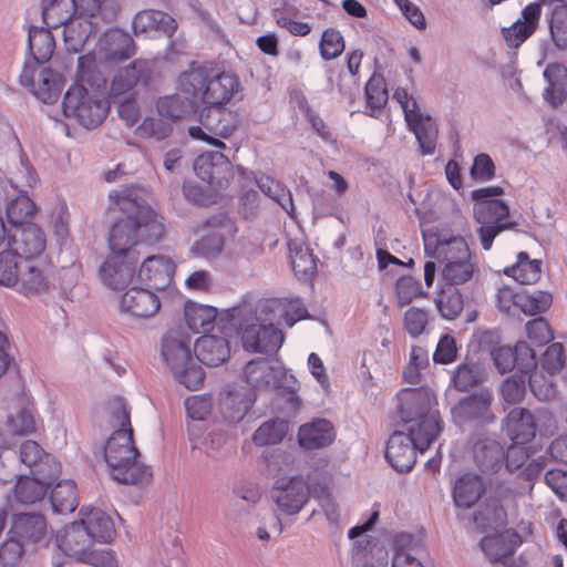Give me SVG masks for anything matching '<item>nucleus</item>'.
<instances>
[{"label":"nucleus","mask_w":567,"mask_h":567,"mask_svg":"<svg viewBox=\"0 0 567 567\" xmlns=\"http://www.w3.org/2000/svg\"><path fill=\"white\" fill-rule=\"evenodd\" d=\"M474 216L481 225L477 233L484 250L492 248L493 241L498 234L517 226L516 221L508 220L509 208L499 199L476 203Z\"/></svg>","instance_id":"nucleus-9"},{"label":"nucleus","mask_w":567,"mask_h":567,"mask_svg":"<svg viewBox=\"0 0 567 567\" xmlns=\"http://www.w3.org/2000/svg\"><path fill=\"white\" fill-rule=\"evenodd\" d=\"M76 81L64 94L62 109L66 117L75 118L85 128H95L106 117L109 107L95 94H90L84 83L97 84L102 79L96 71V59L92 54L82 55L78 60Z\"/></svg>","instance_id":"nucleus-5"},{"label":"nucleus","mask_w":567,"mask_h":567,"mask_svg":"<svg viewBox=\"0 0 567 567\" xmlns=\"http://www.w3.org/2000/svg\"><path fill=\"white\" fill-rule=\"evenodd\" d=\"M110 415L112 425L118 426L104 446V458L112 477L123 484H148L153 473L148 466L136 463L138 451L135 446L131 411L126 402L120 398L111 401Z\"/></svg>","instance_id":"nucleus-3"},{"label":"nucleus","mask_w":567,"mask_h":567,"mask_svg":"<svg viewBox=\"0 0 567 567\" xmlns=\"http://www.w3.org/2000/svg\"><path fill=\"white\" fill-rule=\"evenodd\" d=\"M151 79L152 69L148 61L134 60L116 72L111 84V94L113 96L125 94L138 84H148Z\"/></svg>","instance_id":"nucleus-23"},{"label":"nucleus","mask_w":567,"mask_h":567,"mask_svg":"<svg viewBox=\"0 0 567 567\" xmlns=\"http://www.w3.org/2000/svg\"><path fill=\"white\" fill-rule=\"evenodd\" d=\"M393 99L403 109L404 118L409 128L414 133L422 153L424 155L433 154L439 134L435 121L421 113L415 99L406 89L398 87L393 93Z\"/></svg>","instance_id":"nucleus-7"},{"label":"nucleus","mask_w":567,"mask_h":567,"mask_svg":"<svg viewBox=\"0 0 567 567\" xmlns=\"http://www.w3.org/2000/svg\"><path fill=\"white\" fill-rule=\"evenodd\" d=\"M245 349L251 352L274 353L284 343V332L275 324L249 326L241 336Z\"/></svg>","instance_id":"nucleus-18"},{"label":"nucleus","mask_w":567,"mask_h":567,"mask_svg":"<svg viewBox=\"0 0 567 567\" xmlns=\"http://www.w3.org/2000/svg\"><path fill=\"white\" fill-rule=\"evenodd\" d=\"M151 288L131 287L120 299V309L138 318H150L158 312L161 301Z\"/></svg>","instance_id":"nucleus-20"},{"label":"nucleus","mask_w":567,"mask_h":567,"mask_svg":"<svg viewBox=\"0 0 567 567\" xmlns=\"http://www.w3.org/2000/svg\"><path fill=\"white\" fill-rule=\"evenodd\" d=\"M209 74L206 68L199 66L184 72L179 76V87L183 92L190 95H200L208 83Z\"/></svg>","instance_id":"nucleus-53"},{"label":"nucleus","mask_w":567,"mask_h":567,"mask_svg":"<svg viewBox=\"0 0 567 567\" xmlns=\"http://www.w3.org/2000/svg\"><path fill=\"white\" fill-rule=\"evenodd\" d=\"M33 476L19 477L14 486L16 499L22 504L42 501L60 474V465L53 463L50 470H32Z\"/></svg>","instance_id":"nucleus-14"},{"label":"nucleus","mask_w":567,"mask_h":567,"mask_svg":"<svg viewBox=\"0 0 567 567\" xmlns=\"http://www.w3.org/2000/svg\"><path fill=\"white\" fill-rule=\"evenodd\" d=\"M487 379L484 362L473 355H466L451 372L450 386L457 392H468Z\"/></svg>","instance_id":"nucleus-19"},{"label":"nucleus","mask_w":567,"mask_h":567,"mask_svg":"<svg viewBox=\"0 0 567 567\" xmlns=\"http://www.w3.org/2000/svg\"><path fill=\"white\" fill-rule=\"evenodd\" d=\"M532 489V485H525L517 481L497 483L485 503L488 518L498 525H504L509 515L517 517L520 501Z\"/></svg>","instance_id":"nucleus-8"},{"label":"nucleus","mask_w":567,"mask_h":567,"mask_svg":"<svg viewBox=\"0 0 567 567\" xmlns=\"http://www.w3.org/2000/svg\"><path fill=\"white\" fill-rule=\"evenodd\" d=\"M20 83L44 103L55 101L64 86L63 78L49 68L41 71L38 65L27 62L20 74Z\"/></svg>","instance_id":"nucleus-12"},{"label":"nucleus","mask_w":567,"mask_h":567,"mask_svg":"<svg viewBox=\"0 0 567 567\" xmlns=\"http://www.w3.org/2000/svg\"><path fill=\"white\" fill-rule=\"evenodd\" d=\"M549 34L557 49H567V6H557L546 17Z\"/></svg>","instance_id":"nucleus-47"},{"label":"nucleus","mask_w":567,"mask_h":567,"mask_svg":"<svg viewBox=\"0 0 567 567\" xmlns=\"http://www.w3.org/2000/svg\"><path fill=\"white\" fill-rule=\"evenodd\" d=\"M517 543H512L508 535L497 534L486 536L481 540V548L492 561H502L509 559L515 551Z\"/></svg>","instance_id":"nucleus-44"},{"label":"nucleus","mask_w":567,"mask_h":567,"mask_svg":"<svg viewBox=\"0 0 567 567\" xmlns=\"http://www.w3.org/2000/svg\"><path fill=\"white\" fill-rule=\"evenodd\" d=\"M75 13L96 23L112 21L120 9L118 0H73Z\"/></svg>","instance_id":"nucleus-34"},{"label":"nucleus","mask_w":567,"mask_h":567,"mask_svg":"<svg viewBox=\"0 0 567 567\" xmlns=\"http://www.w3.org/2000/svg\"><path fill=\"white\" fill-rule=\"evenodd\" d=\"M9 250L23 262L40 260L44 252L47 239L42 229L33 224L27 223L11 227L8 237Z\"/></svg>","instance_id":"nucleus-11"},{"label":"nucleus","mask_w":567,"mask_h":567,"mask_svg":"<svg viewBox=\"0 0 567 567\" xmlns=\"http://www.w3.org/2000/svg\"><path fill=\"white\" fill-rule=\"evenodd\" d=\"M19 280L21 290L25 296L48 291L50 279L47 264L42 260L23 262Z\"/></svg>","instance_id":"nucleus-32"},{"label":"nucleus","mask_w":567,"mask_h":567,"mask_svg":"<svg viewBox=\"0 0 567 567\" xmlns=\"http://www.w3.org/2000/svg\"><path fill=\"white\" fill-rule=\"evenodd\" d=\"M494 394L489 388H480L462 398L452 409V413L461 421H476L482 424L493 423L492 412Z\"/></svg>","instance_id":"nucleus-15"},{"label":"nucleus","mask_w":567,"mask_h":567,"mask_svg":"<svg viewBox=\"0 0 567 567\" xmlns=\"http://www.w3.org/2000/svg\"><path fill=\"white\" fill-rule=\"evenodd\" d=\"M525 378L523 375L507 378L501 386L502 398L508 404L520 402L525 396Z\"/></svg>","instance_id":"nucleus-64"},{"label":"nucleus","mask_w":567,"mask_h":567,"mask_svg":"<svg viewBox=\"0 0 567 567\" xmlns=\"http://www.w3.org/2000/svg\"><path fill=\"white\" fill-rule=\"evenodd\" d=\"M52 508L58 514H69L78 507V489L72 481H63L51 492Z\"/></svg>","instance_id":"nucleus-43"},{"label":"nucleus","mask_w":567,"mask_h":567,"mask_svg":"<svg viewBox=\"0 0 567 567\" xmlns=\"http://www.w3.org/2000/svg\"><path fill=\"white\" fill-rule=\"evenodd\" d=\"M525 329L529 341L535 346L543 347L554 339L549 323L542 317L529 320Z\"/></svg>","instance_id":"nucleus-60"},{"label":"nucleus","mask_w":567,"mask_h":567,"mask_svg":"<svg viewBox=\"0 0 567 567\" xmlns=\"http://www.w3.org/2000/svg\"><path fill=\"white\" fill-rule=\"evenodd\" d=\"M288 249L291 267L296 276L299 278H306L316 271V258L303 241L290 239L288 241Z\"/></svg>","instance_id":"nucleus-39"},{"label":"nucleus","mask_w":567,"mask_h":567,"mask_svg":"<svg viewBox=\"0 0 567 567\" xmlns=\"http://www.w3.org/2000/svg\"><path fill=\"white\" fill-rule=\"evenodd\" d=\"M103 59L107 62H120L135 54L133 39L120 29L107 30L99 42Z\"/></svg>","instance_id":"nucleus-25"},{"label":"nucleus","mask_w":567,"mask_h":567,"mask_svg":"<svg viewBox=\"0 0 567 567\" xmlns=\"http://www.w3.org/2000/svg\"><path fill=\"white\" fill-rule=\"evenodd\" d=\"M9 534L22 544H38L47 538L48 524L41 514L19 513L12 518Z\"/></svg>","instance_id":"nucleus-21"},{"label":"nucleus","mask_w":567,"mask_h":567,"mask_svg":"<svg viewBox=\"0 0 567 567\" xmlns=\"http://www.w3.org/2000/svg\"><path fill=\"white\" fill-rule=\"evenodd\" d=\"M175 274V264L169 257L151 256L141 265L137 280L148 288L164 290L172 282Z\"/></svg>","instance_id":"nucleus-16"},{"label":"nucleus","mask_w":567,"mask_h":567,"mask_svg":"<svg viewBox=\"0 0 567 567\" xmlns=\"http://www.w3.org/2000/svg\"><path fill=\"white\" fill-rule=\"evenodd\" d=\"M133 29L136 34L163 32L168 37L177 29V23L169 14L159 10H143L135 14Z\"/></svg>","instance_id":"nucleus-31"},{"label":"nucleus","mask_w":567,"mask_h":567,"mask_svg":"<svg viewBox=\"0 0 567 567\" xmlns=\"http://www.w3.org/2000/svg\"><path fill=\"white\" fill-rule=\"evenodd\" d=\"M544 78L548 83L545 100L553 106L561 104L567 96V69L559 63H550L544 70Z\"/></svg>","instance_id":"nucleus-35"},{"label":"nucleus","mask_w":567,"mask_h":567,"mask_svg":"<svg viewBox=\"0 0 567 567\" xmlns=\"http://www.w3.org/2000/svg\"><path fill=\"white\" fill-rule=\"evenodd\" d=\"M75 14L73 0H43L42 18L49 29L65 24Z\"/></svg>","instance_id":"nucleus-42"},{"label":"nucleus","mask_w":567,"mask_h":567,"mask_svg":"<svg viewBox=\"0 0 567 567\" xmlns=\"http://www.w3.org/2000/svg\"><path fill=\"white\" fill-rule=\"evenodd\" d=\"M485 492L483 478L477 474L466 473L458 477L453 487V499L457 507H472Z\"/></svg>","instance_id":"nucleus-33"},{"label":"nucleus","mask_w":567,"mask_h":567,"mask_svg":"<svg viewBox=\"0 0 567 567\" xmlns=\"http://www.w3.org/2000/svg\"><path fill=\"white\" fill-rule=\"evenodd\" d=\"M20 461L30 468L50 470L53 463H56L53 457L44 452L35 441L28 440L20 446Z\"/></svg>","instance_id":"nucleus-49"},{"label":"nucleus","mask_w":567,"mask_h":567,"mask_svg":"<svg viewBox=\"0 0 567 567\" xmlns=\"http://www.w3.org/2000/svg\"><path fill=\"white\" fill-rule=\"evenodd\" d=\"M272 367L266 359L249 361L243 371L244 380L255 389L267 386L272 377Z\"/></svg>","instance_id":"nucleus-51"},{"label":"nucleus","mask_w":567,"mask_h":567,"mask_svg":"<svg viewBox=\"0 0 567 567\" xmlns=\"http://www.w3.org/2000/svg\"><path fill=\"white\" fill-rule=\"evenodd\" d=\"M6 427L9 435L24 436L37 431V423L30 410L21 409L17 415L9 416Z\"/></svg>","instance_id":"nucleus-56"},{"label":"nucleus","mask_w":567,"mask_h":567,"mask_svg":"<svg viewBox=\"0 0 567 567\" xmlns=\"http://www.w3.org/2000/svg\"><path fill=\"white\" fill-rule=\"evenodd\" d=\"M430 446H419L406 430L394 431L386 443L385 458L400 473L412 470L416 462V452L423 453Z\"/></svg>","instance_id":"nucleus-13"},{"label":"nucleus","mask_w":567,"mask_h":567,"mask_svg":"<svg viewBox=\"0 0 567 567\" xmlns=\"http://www.w3.org/2000/svg\"><path fill=\"white\" fill-rule=\"evenodd\" d=\"M528 383L532 393L540 401H548L556 394L553 382L538 370H534L528 374Z\"/></svg>","instance_id":"nucleus-61"},{"label":"nucleus","mask_w":567,"mask_h":567,"mask_svg":"<svg viewBox=\"0 0 567 567\" xmlns=\"http://www.w3.org/2000/svg\"><path fill=\"white\" fill-rule=\"evenodd\" d=\"M504 274L522 285H534L542 276V262L530 259L527 252H519L514 265L506 267Z\"/></svg>","instance_id":"nucleus-38"},{"label":"nucleus","mask_w":567,"mask_h":567,"mask_svg":"<svg viewBox=\"0 0 567 567\" xmlns=\"http://www.w3.org/2000/svg\"><path fill=\"white\" fill-rule=\"evenodd\" d=\"M111 209L123 214L111 228L110 255L100 268L103 282L112 289H122L133 279L137 255L133 247L141 243L153 244L165 235L164 217L158 215L145 198V192L135 186L110 194Z\"/></svg>","instance_id":"nucleus-1"},{"label":"nucleus","mask_w":567,"mask_h":567,"mask_svg":"<svg viewBox=\"0 0 567 567\" xmlns=\"http://www.w3.org/2000/svg\"><path fill=\"white\" fill-rule=\"evenodd\" d=\"M395 413L419 446H431L442 431L437 399L429 388H405L396 395Z\"/></svg>","instance_id":"nucleus-4"},{"label":"nucleus","mask_w":567,"mask_h":567,"mask_svg":"<svg viewBox=\"0 0 567 567\" xmlns=\"http://www.w3.org/2000/svg\"><path fill=\"white\" fill-rule=\"evenodd\" d=\"M471 228L466 221L457 227L442 225L423 231L424 251L440 264V282L458 287L470 282L478 272L475 254L468 238Z\"/></svg>","instance_id":"nucleus-2"},{"label":"nucleus","mask_w":567,"mask_h":567,"mask_svg":"<svg viewBox=\"0 0 567 567\" xmlns=\"http://www.w3.org/2000/svg\"><path fill=\"white\" fill-rule=\"evenodd\" d=\"M230 220L225 214H219L207 219L198 230L203 234L202 238L193 246V254L197 257L212 258L219 255L224 248V236L218 231L226 227Z\"/></svg>","instance_id":"nucleus-17"},{"label":"nucleus","mask_w":567,"mask_h":567,"mask_svg":"<svg viewBox=\"0 0 567 567\" xmlns=\"http://www.w3.org/2000/svg\"><path fill=\"white\" fill-rule=\"evenodd\" d=\"M434 301L440 315L446 320L456 319L464 308L463 293L453 286L441 284Z\"/></svg>","instance_id":"nucleus-40"},{"label":"nucleus","mask_w":567,"mask_h":567,"mask_svg":"<svg viewBox=\"0 0 567 567\" xmlns=\"http://www.w3.org/2000/svg\"><path fill=\"white\" fill-rule=\"evenodd\" d=\"M28 45L34 60L31 63L40 65L48 62L53 55L55 41L48 27H31L28 32Z\"/></svg>","instance_id":"nucleus-37"},{"label":"nucleus","mask_w":567,"mask_h":567,"mask_svg":"<svg viewBox=\"0 0 567 567\" xmlns=\"http://www.w3.org/2000/svg\"><path fill=\"white\" fill-rule=\"evenodd\" d=\"M230 168V162L221 152L209 151L200 154L194 162L195 174L209 185L219 184L223 174Z\"/></svg>","instance_id":"nucleus-29"},{"label":"nucleus","mask_w":567,"mask_h":567,"mask_svg":"<svg viewBox=\"0 0 567 567\" xmlns=\"http://www.w3.org/2000/svg\"><path fill=\"white\" fill-rule=\"evenodd\" d=\"M35 205L28 197H19L12 200L7 207V217L11 227L25 225V218L33 215Z\"/></svg>","instance_id":"nucleus-59"},{"label":"nucleus","mask_w":567,"mask_h":567,"mask_svg":"<svg viewBox=\"0 0 567 567\" xmlns=\"http://www.w3.org/2000/svg\"><path fill=\"white\" fill-rule=\"evenodd\" d=\"M342 34L336 29H327L321 35L319 43L320 54L323 60L329 61L338 58L344 51Z\"/></svg>","instance_id":"nucleus-58"},{"label":"nucleus","mask_w":567,"mask_h":567,"mask_svg":"<svg viewBox=\"0 0 567 567\" xmlns=\"http://www.w3.org/2000/svg\"><path fill=\"white\" fill-rule=\"evenodd\" d=\"M430 313L420 307H410L403 315V328L411 338L420 337L427 328Z\"/></svg>","instance_id":"nucleus-55"},{"label":"nucleus","mask_w":567,"mask_h":567,"mask_svg":"<svg viewBox=\"0 0 567 567\" xmlns=\"http://www.w3.org/2000/svg\"><path fill=\"white\" fill-rule=\"evenodd\" d=\"M63 27L66 49L72 52H78L95 31L97 24L75 13Z\"/></svg>","instance_id":"nucleus-36"},{"label":"nucleus","mask_w":567,"mask_h":567,"mask_svg":"<svg viewBox=\"0 0 567 567\" xmlns=\"http://www.w3.org/2000/svg\"><path fill=\"white\" fill-rule=\"evenodd\" d=\"M80 523L87 533L89 539L99 543H110L115 536L112 518L102 509L83 506L80 511Z\"/></svg>","instance_id":"nucleus-24"},{"label":"nucleus","mask_w":567,"mask_h":567,"mask_svg":"<svg viewBox=\"0 0 567 567\" xmlns=\"http://www.w3.org/2000/svg\"><path fill=\"white\" fill-rule=\"evenodd\" d=\"M239 89L240 81L234 73L221 72L213 76L209 75L206 89L203 91V103L220 107L230 102Z\"/></svg>","instance_id":"nucleus-22"},{"label":"nucleus","mask_w":567,"mask_h":567,"mask_svg":"<svg viewBox=\"0 0 567 567\" xmlns=\"http://www.w3.org/2000/svg\"><path fill=\"white\" fill-rule=\"evenodd\" d=\"M289 424L281 419H274L262 423L254 433L252 441L258 446L280 443L287 435Z\"/></svg>","instance_id":"nucleus-46"},{"label":"nucleus","mask_w":567,"mask_h":567,"mask_svg":"<svg viewBox=\"0 0 567 567\" xmlns=\"http://www.w3.org/2000/svg\"><path fill=\"white\" fill-rule=\"evenodd\" d=\"M156 109L162 116L178 120L186 117L194 111V102L178 94L166 95L157 100Z\"/></svg>","instance_id":"nucleus-45"},{"label":"nucleus","mask_w":567,"mask_h":567,"mask_svg":"<svg viewBox=\"0 0 567 567\" xmlns=\"http://www.w3.org/2000/svg\"><path fill=\"white\" fill-rule=\"evenodd\" d=\"M536 429L534 415L524 408H514L506 416V433L516 445H524L530 442L536 435Z\"/></svg>","instance_id":"nucleus-26"},{"label":"nucleus","mask_w":567,"mask_h":567,"mask_svg":"<svg viewBox=\"0 0 567 567\" xmlns=\"http://www.w3.org/2000/svg\"><path fill=\"white\" fill-rule=\"evenodd\" d=\"M285 323L291 328L296 322L309 318L308 310L300 298H282L277 301Z\"/></svg>","instance_id":"nucleus-57"},{"label":"nucleus","mask_w":567,"mask_h":567,"mask_svg":"<svg viewBox=\"0 0 567 567\" xmlns=\"http://www.w3.org/2000/svg\"><path fill=\"white\" fill-rule=\"evenodd\" d=\"M551 301V295L545 291H536L534 293L520 291L516 296V308L525 315L535 316L549 309Z\"/></svg>","instance_id":"nucleus-50"},{"label":"nucleus","mask_w":567,"mask_h":567,"mask_svg":"<svg viewBox=\"0 0 567 567\" xmlns=\"http://www.w3.org/2000/svg\"><path fill=\"white\" fill-rule=\"evenodd\" d=\"M23 261L9 249L0 252V284L11 287L19 281Z\"/></svg>","instance_id":"nucleus-54"},{"label":"nucleus","mask_w":567,"mask_h":567,"mask_svg":"<svg viewBox=\"0 0 567 567\" xmlns=\"http://www.w3.org/2000/svg\"><path fill=\"white\" fill-rule=\"evenodd\" d=\"M457 353L455 338L451 334H444L436 344L433 361L439 364H451L457 359Z\"/></svg>","instance_id":"nucleus-62"},{"label":"nucleus","mask_w":567,"mask_h":567,"mask_svg":"<svg viewBox=\"0 0 567 567\" xmlns=\"http://www.w3.org/2000/svg\"><path fill=\"white\" fill-rule=\"evenodd\" d=\"M196 358L209 367H218L230 355V347L227 339L214 334L199 337L194 346Z\"/></svg>","instance_id":"nucleus-28"},{"label":"nucleus","mask_w":567,"mask_h":567,"mask_svg":"<svg viewBox=\"0 0 567 567\" xmlns=\"http://www.w3.org/2000/svg\"><path fill=\"white\" fill-rule=\"evenodd\" d=\"M271 499L286 516L300 513L310 499V488L301 475L278 477L271 488Z\"/></svg>","instance_id":"nucleus-10"},{"label":"nucleus","mask_w":567,"mask_h":567,"mask_svg":"<svg viewBox=\"0 0 567 567\" xmlns=\"http://www.w3.org/2000/svg\"><path fill=\"white\" fill-rule=\"evenodd\" d=\"M136 133L141 137H155L163 140L172 133V126L161 118L146 117L137 126Z\"/></svg>","instance_id":"nucleus-63"},{"label":"nucleus","mask_w":567,"mask_h":567,"mask_svg":"<svg viewBox=\"0 0 567 567\" xmlns=\"http://www.w3.org/2000/svg\"><path fill=\"white\" fill-rule=\"evenodd\" d=\"M367 107L370 110L371 116L378 113L386 105L389 94L386 84L381 75H373L365 84Z\"/></svg>","instance_id":"nucleus-48"},{"label":"nucleus","mask_w":567,"mask_h":567,"mask_svg":"<svg viewBox=\"0 0 567 567\" xmlns=\"http://www.w3.org/2000/svg\"><path fill=\"white\" fill-rule=\"evenodd\" d=\"M161 360L176 382L189 391L204 384L205 372L195 361L190 347L185 340L167 334L162 339Z\"/></svg>","instance_id":"nucleus-6"},{"label":"nucleus","mask_w":567,"mask_h":567,"mask_svg":"<svg viewBox=\"0 0 567 567\" xmlns=\"http://www.w3.org/2000/svg\"><path fill=\"white\" fill-rule=\"evenodd\" d=\"M55 543L65 555L81 560L89 549L90 539L85 528L76 520L58 532Z\"/></svg>","instance_id":"nucleus-30"},{"label":"nucleus","mask_w":567,"mask_h":567,"mask_svg":"<svg viewBox=\"0 0 567 567\" xmlns=\"http://www.w3.org/2000/svg\"><path fill=\"white\" fill-rule=\"evenodd\" d=\"M334 439V427L324 419L302 424L298 430V443L308 451L327 447Z\"/></svg>","instance_id":"nucleus-27"},{"label":"nucleus","mask_w":567,"mask_h":567,"mask_svg":"<svg viewBox=\"0 0 567 567\" xmlns=\"http://www.w3.org/2000/svg\"><path fill=\"white\" fill-rule=\"evenodd\" d=\"M186 324L194 332L208 331L217 317V309L196 302H187L184 310Z\"/></svg>","instance_id":"nucleus-41"},{"label":"nucleus","mask_w":567,"mask_h":567,"mask_svg":"<svg viewBox=\"0 0 567 567\" xmlns=\"http://www.w3.org/2000/svg\"><path fill=\"white\" fill-rule=\"evenodd\" d=\"M394 290L400 308L410 305L416 298L425 296L421 282L412 276H401L398 278Z\"/></svg>","instance_id":"nucleus-52"}]
</instances>
